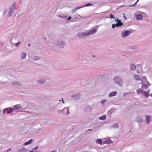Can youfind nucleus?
Masks as SVG:
<instances>
[{"label": "nucleus", "instance_id": "34", "mask_svg": "<svg viewBox=\"0 0 152 152\" xmlns=\"http://www.w3.org/2000/svg\"><path fill=\"white\" fill-rule=\"evenodd\" d=\"M58 17H60L61 18H65L67 17L65 16L64 15H59L58 16Z\"/></svg>", "mask_w": 152, "mask_h": 152}, {"label": "nucleus", "instance_id": "12", "mask_svg": "<svg viewBox=\"0 0 152 152\" xmlns=\"http://www.w3.org/2000/svg\"><path fill=\"white\" fill-rule=\"evenodd\" d=\"M136 120L137 121L142 122L143 121V117L142 116H139L136 118Z\"/></svg>", "mask_w": 152, "mask_h": 152}, {"label": "nucleus", "instance_id": "44", "mask_svg": "<svg viewBox=\"0 0 152 152\" xmlns=\"http://www.w3.org/2000/svg\"><path fill=\"white\" fill-rule=\"evenodd\" d=\"M72 17L71 16H69L68 18L67 19H66V20H70L71 19V18Z\"/></svg>", "mask_w": 152, "mask_h": 152}, {"label": "nucleus", "instance_id": "2", "mask_svg": "<svg viewBox=\"0 0 152 152\" xmlns=\"http://www.w3.org/2000/svg\"><path fill=\"white\" fill-rule=\"evenodd\" d=\"M114 82L119 86H122L123 85L122 80L120 77L118 76H116L113 78Z\"/></svg>", "mask_w": 152, "mask_h": 152}, {"label": "nucleus", "instance_id": "53", "mask_svg": "<svg viewBox=\"0 0 152 152\" xmlns=\"http://www.w3.org/2000/svg\"><path fill=\"white\" fill-rule=\"evenodd\" d=\"M66 113H67V111L66 110H65V111L64 112H63V113H66Z\"/></svg>", "mask_w": 152, "mask_h": 152}, {"label": "nucleus", "instance_id": "6", "mask_svg": "<svg viewBox=\"0 0 152 152\" xmlns=\"http://www.w3.org/2000/svg\"><path fill=\"white\" fill-rule=\"evenodd\" d=\"M92 108L90 106L88 105L86 106L84 108V110L86 113H88L91 112L92 110Z\"/></svg>", "mask_w": 152, "mask_h": 152}, {"label": "nucleus", "instance_id": "55", "mask_svg": "<svg viewBox=\"0 0 152 152\" xmlns=\"http://www.w3.org/2000/svg\"><path fill=\"white\" fill-rule=\"evenodd\" d=\"M149 95H150V96H152V94H150Z\"/></svg>", "mask_w": 152, "mask_h": 152}, {"label": "nucleus", "instance_id": "39", "mask_svg": "<svg viewBox=\"0 0 152 152\" xmlns=\"http://www.w3.org/2000/svg\"><path fill=\"white\" fill-rule=\"evenodd\" d=\"M77 10L76 9V8L75 7L72 10V12H74Z\"/></svg>", "mask_w": 152, "mask_h": 152}, {"label": "nucleus", "instance_id": "3", "mask_svg": "<svg viewBox=\"0 0 152 152\" xmlns=\"http://www.w3.org/2000/svg\"><path fill=\"white\" fill-rule=\"evenodd\" d=\"M131 33L130 31L128 30L123 31L121 33V35L122 38H124L128 36Z\"/></svg>", "mask_w": 152, "mask_h": 152}, {"label": "nucleus", "instance_id": "8", "mask_svg": "<svg viewBox=\"0 0 152 152\" xmlns=\"http://www.w3.org/2000/svg\"><path fill=\"white\" fill-rule=\"evenodd\" d=\"M141 84H142V88L143 89V88L147 89L149 85V83L148 81H146V83Z\"/></svg>", "mask_w": 152, "mask_h": 152}, {"label": "nucleus", "instance_id": "20", "mask_svg": "<svg viewBox=\"0 0 152 152\" xmlns=\"http://www.w3.org/2000/svg\"><path fill=\"white\" fill-rule=\"evenodd\" d=\"M118 126L119 125L117 123H114L111 126V128H117Z\"/></svg>", "mask_w": 152, "mask_h": 152}, {"label": "nucleus", "instance_id": "19", "mask_svg": "<svg viewBox=\"0 0 152 152\" xmlns=\"http://www.w3.org/2000/svg\"><path fill=\"white\" fill-rule=\"evenodd\" d=\"M136 69V65L134 64H132L130 66V69L132 70L135 71Z\"/></svg>", "mask_w": 152, "mask_h": 152}, {"label": "nucleus", "instance_id": "29", "mask_svg": "<svg viewBox=\"0 0 152 152\" xmlns=\"http://www.w3.org/2000/svg\"><path fill=\"white\" fill-rule=\"evenodd\" d=\"M106 116L105 115H104L100 117H99V119L100 120H104L106 119Z\"/></svg>", "mask_w": 152, "mask_h": 152}, {"label": "nucleus", "instance_id": "38", "mask_svg": "<svg viewBox=\"0 0 152 152\" xmlns=\"http://www.w3.org/2000/svg\"><path fill=\"white\" fill-rule=\"evenodd\" d=\"M39 148V146H36L34 148H33L32 149V151H33L34 150H36V149H37L38 148Z\"/></svg>", "mask_w": 152, "mask_h": 152}, {"label": "nucleus", "instance_id": "56", "mask_svg": "<svg viewBox=\"0 0 152 152\" xmlns=\"http://www.w3.org/2000/svg\"><path fill=\"white\" fill-rule=\"evenodd\" d=\"M124 18H125V19H126V18L124 15Z\"/></svg>", "mask_w": 152, "mask_h": 152}, {"label": "nucleus", "instance_id": "54", "mask_svg": "<svg viewBox=\"0 0 152 152\" xmlns=\"http://www.w3.org/2000/svg\"><path fill=\"white\" fill-rule=\"evenodd\" d=\"M62 102L63 104H64L65 103V102L64 101V100L62 101Z\"/></svg>", "mask_w": 152, "mask_h": 152}, {"label": "nucleus", "instance_id": "1", "mask_svg": "<svg viewBox=\"0 0 152 152\" xmlns=\"http://www.w3.org/2000/svg\"><path fill=\"white\" fill-rule=\"evenodd\" d=\"M97 31V30L95 29L93 30H90L86 32H80L78 34V36L80 38H84L86 36L94 34Z\"/></svg>", "mask_w": 152, "mask_h": 152}, {"label": "nucleus", "instance_id": "28", "mask_svg": "<svg viewBox=\"0 0 152 152\" xmlns=\"http://www.w3.org/2000/svg\"><path fill=\"white\" fill-rule=\"evenodd\" d=\"M149 93V91L148 92H145L143 91L142 94L143 95L145 96L146 97H148L149 96L148 93Z\"/></svg>", "mask_w": 152, "mask_h": 152}, {"label": "nucleus", "instance_id": "47", "mask_svg": "<svg viewBox=\"0 0 152 152\" xmlns=\"http://www.w3.org/2000/svg\"><path fill=\"white\" fill-rule=\"evenodd\" d=\"M50 152H57V151L56 150H53Z\"/></svg>", "mask_w": 152, "mask_h": 152}, {"label": "nucleus", "instance_id": "51", "mask_svg": "<svg viewBox=\"0 0 152 152\" xmlns=\"http://www.w3.org/2000/svg\"><path fill=\"white\" fill-rule=\"evenodd\" d=\"M31 44H28V47H30V46H31Z\"/></svg>", "mask_w": 152, "mask_h": 152}, {"label": "nucleus", "instance_id": "59", "mask_svg": "<svg viewBox=\"0 0 152 152\" xmlns=\"http://www.w3.org/2000/svg\"><path fill=\"white\" fill-rule=\"evenodd\" d=\"M29 152H33V151H30Z\"/></svg>", "mask_w": 152, "mask_h": 152}, {"label": "nucleus", "instance_id": "49", "mask_svg": "<svg viewBox=\"0 0 152 152\" xmlns=\"http://www.w3.org/2000/svg\"><path fill=\"white\" fill-rule=\"evenodd\" d=\"M128 93H125L124 94V96H126V94H128Z\"/></svg>", "mask_w": 152, "mask_h": 152}, {"label": "nucleus", "instance_id": "7", "mask_svg": "<svg viewBox=\"0 0 152 152\" xmlns=\"http://www.w3.org/2000/svg\"><path fill=\"white\" fill-rule=\"evenodd\" d=\"M15 11V8L12 7L10 8L9 10V12L8 14V15L9 17H11L13 13H14Z\"/></svg>", "mask_w": 152, "mask_h": 152}, {"label": "nucleus", "instance_id": "42", "mask_svg": "<svg viewBox=\"0 0 152 152\" xmlns=\"http://www.w3.org/2000/svg\"><path fill=\"white\" fill-rule=\"evenodd\" d=\"M6 112V110H5V109H4L3 110V113L4 114H5Z\"/></svg>", "mask_w": 152, "mask_h": 152}, {"label": "nucleus", "instance_id": "48", "mask_svg": "<svg viewBox=\"0 0 152 152\" xmlns=\"http://www.w3.org/2000/svg\"><path fill=\"white\" fill-rule=\"evenodd\" d=\"M11 150V148H9V149H8L7 152H8V151H10Z\"/></svg>", "mask_w": 152, "mask_h": 152}, {"label": "nucleus", "instance_id": "22", "mask_svg": "<svg viewBox=\"0 0 152 152\" xmlns=\"http://www.w3.org/2000/svg\"><path fill=\"white\" fill-rule=\"evenodd\" d=\"M32 141H33L32 139H30L28 141H27L26 142H25L24 143V145H29V144H30L32 142Z\"/></svg>", "mask_w": 152, "mask_h": 152}, {"label": "nucleus", "instance_id": "37", "mask_svg": "<svg viewBox=\"0 0 152 152\" xmlns=\"http://www.w3.org/2000/svg\"><path fill=\"white\" fill-rule=\"evenodd\" d=\"M82 7H83V6H81V7H76L75 8L77 9V10Z\"/></svg>", "mask_w": 152, "mask_h": 152}, {"label": "nucleus", "instance_id": "18", "mask_svg": "<svg viewBox=\"0 0 152 152\" xmlns=\"http://www.w3.org/2000/svg\"><path fill=\"white\" fill-rule=\"evenodd\" d=\"M117 94V91H114L112 92H111L109 94V97H112L113 96H115L116 94Z\"/></svg>", "mask_w": 152, "mask_h": 152}, {"label": "nucleus", "instance_id": "27", "mask_svg": "<svg viewBox=\"0 0 152 152\" xmlns=\"http://www.w3.org/2000/svg\"><path fill=\"white\" fill-rule=\"evenodd\" d=\"M96 142L97 143L102 145L103 144L102 143V140L101 139H98L96 140Z\"/></svg>", "mask_w": 152, "mask_h": 152}, {"label": "nucleus", "instance_id": "17", "mask_svg": "<svg viewBox=\"0 0 152 152\" xmlns=\"http://www.w3.org/2000/svg\"><path fill=\"white\" fill-rule=\"evenodd\" d=\"M146 120V122L147 124H148L150 122V118H151V116L149 115H146L145 116Z\"/></svg>", "mask_w": 152, "mask_h": 152}, {"label": "nucleus", "instance_id": "60", "mask_svg": "<svg viewBox=\"0 0 152 152\" xmlns=\"http://www.w3.org/2000/svg\"><path fill=\"white\" fill-rule=\"evenodd\" d=\"M77 15L78 16H79V17H80L78 14H77Z\"/></svg>", "mask_w": 152, "mask_h": 152}, {"label": "nucleus", "instance_id": "5", "mask_svg": "<svg viewBox=\"0 0 152 152\" xmlns=\"http://www.w3.org/2000/svg\"><path fill=\"white\" fill-rule=\"evenodd\" d=\"M65 110H66L67 111V113L66 114V115H68L69 114L70 112H69L68 107H65L62 110H58L57 112L58 114H60L64 112Z\"/></svg>", "mask_w": 152, "mask_h": 152}, {"label": "nucleus", "instance_id": "21", "mask_svg": "<svg viewBox=\"0 0 152 152\" xmlns=\"http://www.w3.org/2000/svg\"><path fill=\"white\" fill-rule=\"evenodd\" d=\"M146 81H147V79H146V78L145 77V76L142 77L141 83H146Z\"/></svg>", "mask_w": 152, "mask_h": 152}, {"label": "nucleus", "instance_id": "40", "mask_svg": "<svg viewBox=\"0 0 152 152\" xmlns=\"http://www.w3.org/2000/svg\"><path fill=\"white\" fill-rule=\"evenodd\" d=\"M77 10L76 9V8L75 7L72 10V12H74Z\"/></svg>", "mask_w": 152, "mask_h": 152}, {"label": "nucleus", "instance_id": "30", "mask_svg": "<svg viewBox=\"0 0 152 152\" xmlns=\"http://www.w3.org/2000/svg\"><path fill=\"white\" fill-rule=\"evenodd\" d=\"M93 4L91 3H87L84 5H83V7H89L90 6H92Z\"/></svg>", "mask_w": 152, "mask_h": 152}, {"label": "nucleus", "instance_id": "9", "mask_svg": "<svg viewBox=\"0 0 152 152\" xmlns=\"http://www.w3.org/2000/svg\"><path fill=\"white\" fill-rule=\"evenodd\" d=\"M5 110H6L7 114H9L12 112L13 109L11 107H8L5 108Z\"/></svg>", "mask_w": 152, "mask_h": 152}, {"label": "nucleus", "instance_id": "50", "mask_svg": "<svg viewBox=\"0 0 152 152\" xmlns=\"http://www.w3.org/2000/svg\"><path fill=\"white\" fill-rule=\"evenodd\" d=\"M140 65V64H137V66H139Z\"/></svg>", "mask_w": 152, "mask_h": 152}, {"label": "nucleus", "instance_id": "58", "mask_svg": "<svg viewBox=\"0 0 152 152\" xmlns=\"http://www.w3.org/2000/svg\"><path fill=\"white\" fill-rule=\"evenodd\" d=\"M92 57L94 58L95 57V56L94 55H93Z\"/></svg>", "mask_w": 152, "mask_h": 152}, {"label": "nucleus", "instance_id": "52", "mask_svg": "<svg viewBox=\"0 0 152 152\" xmlns=\"http://www.w3.org/2000/svg\"><path fill=\"white\" fill-rule=\"evenodd\" d=\"M137 72L138 73H139V72H140V71H139V70H137Z\"/></svg>", "mask_w": 152, "mask_h": 152}, {"label": "nucleus", "instance_id": "57", "mask_svg": "<svg viewBox=\"0 0 152 152\" xmlns=\"http://www.w3.org/2000/svg\"><path fill=\"white\" fill-rule=\"evenodd\" d=\"M63 100H63V98H62V99H61V101H62ZM59 101H61V100H60Z\"/></svg>", "mask_w": 152, "mask_h": 152}, {"label": "nucleus", "instance_id": "35", "mask_svg": "<svg viewBox=\"0 0 152 152\" xmlns=\"http://www.w3.org/2000/svg\"><path fill=\"white\" fill-rule=\"evenodd\" d=\"M112 25L113 28H114L115 27H118L117 23L115 24H113Z\"/></svg>", "mask_w": 152, "mask_h": 152}, {"label": "nucleus", "instance_id": "23", "mask_svg": "<svg viewBox=\"0 0 152 152\" xmlns=\"http://www.w3.org/2000/svg\"><path fill=\"white\" fill-rule=\"evenodd\" d=\"M12 84L14 85H19L20 86V85L19 83V82L18 81H13L12 82Z\"/></svg>", "mask_w": 152, "mask_h": 152}, {"label": "nucleus", "instance_id": "25", "mask_svg": "<svg viewBox=\"0 0 152 152\" xmlns=\"http://www.w3.org/2000/svg\"><path fill=\"white\" fill-rule=\"evenodd\" d=\"M117 23L118 27L121 26L123 25V23H122L121 20H120Z\"/></svg>", "mask_w": 152, "mask_h": 152}, {"label": "nucleus", "instance_id": "24", "mask_svg": "<svg viewBox=\"0 0 152 152\" xmlns=\"http://www.w3.org/2000/svg\"><path fill=\"white\" fill-rule=\"evenodd\" d=\"M113 142L111 140H108L104 141L103 142V144H110L112 143Z\"/></svg>", "mask_w": 152, "mask_h": 152}, {"label": "nucleus", "instance_id": "61", "mask_svg": "<svg viewBox=\"0 0 152 152\" xmlns=\"http://www.w3.org/2000/svg\"><path fill=\"white\" fill-rule=\"evenodd\" d=\"M21 0H20V3H21Z\"/></svg>", "mask_w": 152, "mask_h": 152}, {"label": "nucleus", "instance_id": "31", "mask_svg": "<svg viewBox=\"0 0 152 152\" xmlns=\"http://www.w3.org/2000/svg\"><path fill=\"white\" fill-rule=\"evenodd\" d=\"M40 59L39 57L37 56H34L33 58V61H37Z\"/></svg>", "mask_w": 152, "mask_h": 152}, {"label": "nucleus", "instance_id": "13", "mask_svg": "<svg viewBox=\"0 0 152 152\" xmlns=\"http://www.w3.org/2000/svg\"><path fill=\"white\" fill-rule=\"evenodd\" d=\"M136 18L137 20H141L143 19V16L141 14H138L136 15Z\"/></svg>", "mask_w": 152, "mask_h": 152}, {"label": "nucleus", "instance_id": "43", "mask_svg": "<svg viewBox=\"0 0 152 152\" xmlns=\"http://www.w3.org/2000/svg\"><path fill=\"white\" fill-rule=\"evenodd\" d=\"M92 131V129H89L87 130L86 131V132H88V131Z\"/></svg>", "mask_w": 152, "mask_h": 152}, {"label": "nucleus", "instance_id": "11", "mask_svg": "<svg viewBox=\"0 0 152 152\" xmlns=\"http://www.w3.org/2000/svg\"><path fill=\"white\" fill-rule=\"evenodd\" d=\"M81 97V95L80 94H77L72 96V97L75 99H79Z\"/></svg>", "mask_w": 152, "mask_h": 152}, {"label": "nucleus", "instance_id": "16", "mask_svg": "<svg viewBox=\"0 0 152 152\" xmlns=\"http://www.w3.org/2000/svg\"><path fill=\"white\" fill-rule=\"evenodd\" d=\"M134 78L135 80L137 81H140L141 79V77L137 75H134Z\"/></svg>", "mask_w": 152, "mask_h": 152}, {"label": "nucleus", "instance_id": "46", "mask_svg": "<svg viewBox=\"0 0 152 152\" xmlns=\"http://www.w3.org/2000/svg\"><path fill=\"white\" fill-rule=\"evenodd\" d=\"M130 48L132 49H134L135 48V46H131Z\"/></svg>", "mask_w": 152, "mask_h": 152}, {"label": "nucleus", "instance_id": "32", "mask_svg": "<svg viewBox=\"0 0 152 152\" xmlns=\"http://www.w3.org/2000/svg\"><path fill=\"white\" fill-rule=\"evenodd\" d=\"M139 1V0H137V1L135 2V3L134 4H132V5L129 6V7H135L137 5V2H138V1Z\"/></svg>", "mask_w": 152, "mask_h": 152}, {"label": "nucleus", "instance_id": "36", "mask_svg": "<svg viewBox=\"0 0 152 152\" xmlns=\"http://www.w3.org/2000/svg\"><path fill=\"white\" fill-rule=\"evenodd\" d=\"M20 41L18 42L15 43V45L16 46H19L20 44Z\"/></svg>", "mask_w": 152, "mask_h": 152}, {"label": "nucleus", "instance_id": "10", "mask_svg": "<svg viewBox=\"0 0 152 152\" xmlns=\"http://www.w3.org/2000/svg\"><path fill=\"white\" fill-rule=\"evenodd\" d=\"M13 107V109L15 110L20 109L22 108V106L20 104H19L17 105H14Z\"/></svg>", "mask_w": 152, "mask_h": 152}, {"label": "nucleus", "instance_id": "45", "mask_svg": "<svg viewBox=\"0 0 152 152\" xmlns=\"http://www.w3.org/2000/svg\"><path fill=\"white\" fill-rule=\"evenodd\" d=\"M119 20L118 18H116L115 19V21H117L118 22V21H119Z\"/></svg>", "mask_w": 152, "mask_h": 152}, {"label": "nucleus", "instance_id": "15", "mask_svg": "<svg viewBox=\"0 0 152 152\" xmlns=\"http://www.w3.org/2000/svg\"><path fill=\"white\" fill-rule=\"evenodd\" d=\"M26 56V54L24 52H23L20 55V58L22 59H24L25 58Z\"/></svg>", "mask_w": 152, "mask_h": 152}, {"label": "nucleus", "instance_id": "4", "mask_svg": "<svg viewBox=\"0 0 152 152\" xmlns=\"http://www.w3.org/2000/svg\"><path fill=\"white\" fill-rule=\"evenodd\" d=\"M66 45L65 42L63 41H59L58 42L57 46L59 48H63Z\"/></svg>", "mask_w": 152, "mask_h": 152}, {"label": "nucleus", "instance_id": "33", "mask_svg": "<svg viewBox=\"0 0 152 152\" xmlns=\"http://www.w3.org/2000/svg\"><path fill=\"white\" fill-rule=\"evenodd\" d=\"M107 100L106 99L102 100L101 101V103L103 105H104V103L107 102Z\"/></svg>", "mask_w": 152, "mask_h": 152}, {"label": "nucleus", "instance_id": "14", "mask_svg": "<svg viewBox=\"0 0 152 152\" xmlns=\"http://www.w3.org/2000/svg\"><path fill=\"white\" fill-rule=\"evenodd\" d=\"M46 80L45 79H42L40 80H37L36 81L38 83L41 84L45 82Z\"/></svg>", "mask_w": 152, "mask_h": 152}, {"label": "nucleus", "instance_id": "26", "mask_svg": "<svg viewBox=\"0 0 152 152\" xmlns=\"http://www.w3.org/2000/svg\"><path fill=\"white\" fill-rule=\"evenodd\" d=\"M137 93L140 94L141 93H143V89L142 88H139L138 90L137 91Z\"/></svg>", "mask_w": 152, "mask_h": 152}, {"label": "nucleus", "instance_id": "41", "mask_svg": "<svg viewBox=\"0 0 152 152\" xmlns=\"http://www.w3.org/2000/svg\"><path fill=\"white\" fill-rule=\"evenodd\" d=\"M110 18H114L115 17L113 16V15L111 14L110 15Z\"/></svg>", "mask_w": 152, "mask_h": 152}]
</instances>
